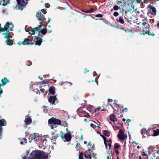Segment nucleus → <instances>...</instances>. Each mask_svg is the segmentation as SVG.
<instances>
[{
    "mask_svg": "<svg viewBox=\"0 0 159 159\" xmlns=\"http://www.w3.org/2000/svg\"><path fill=\"white\" fill-rule=\"evenodd\" d=\"M9 26L10 23L9 22H7L4 26V28H2V32H4L5 31H6V32L7 31H7V30L8 29V28H9ZM6 33L7 32H6Z\"/></svg>",
    "mask_w": 159,
    "mask_h": 159,
    "instance_id": "obj_14",
    "label": "nucleus"
},
{
    "mask_svg": "<svg viewBox=\"0 0 159 159\" xmlns=\"http://www.w3.org/2000/svg\"><path fill=\"white\" fill-rule=\"evenodd\" d=\"M104 143L105 145V146L106 147H107V143H106V140H104Z\"/></svg>",
    "mask_w": 159,
    "mask_h": 159,
    "instance_id": "obj_52",
    "label": "nucleus"
},
{
    "mask_svg": "<svg viewBox=\"0 0 159 159\" xmlns=\"http://www.w3.org/2000/svg\"><path fill=\"white\" fill-rule=\"evenodd\" d=\"M39 78L41 80H43V78L42 77H40V76H39Z\"/></svg>",
    "mask_w": 159,
    "mask_h": 159,
    "instance_id": "obj_64",
    "label": "nucleus"
},
{
    "mask_svg": "<svg viewBox=\"0 0 159 159\" xmlns=\"http://www.w3.org/2000/svg\"><path fill=\"white\" fill-rule=\"evenodd\" d=\"M107 142H110V143H111L112 141H111V139H110L109 140L107 141Z\"/></svg>",
    "mask_w": 159,
    "mask_h": 159,
    "instance_id": "obj_59",
    "label": "nucleus"
},
{
    "mask_svg": "<svg viewBox=\"0 0 159 159\" xmlns=\"http://www.w3.org/2000/svg\"><path fill=\"white\" fill-rule=\"evenodd\" d=\"M103 134L107 137H109L110 136V132L106 130H104L103 132Z\"/></svg>",
    "mask_w": 159,
    "mask_h": 159,
    "instance_id": "obj_26",
    "label": "nucleus"
},
{
    "mask_svg": "<svg viewBox=\"0 0 159 159\" xmlns=\"http://www.w3.org/2000/svg\"><path fill=\"white\" fill-rule=\"evenodd\" d=\"M47 32V30L46 28H45L42 29H41L40 31L39 32L38 35L41 37H43L42 34L45 35L46 34Z\"/></svg>",
    "mask_w": 159,
    "mask_h": 159,
    "instance_id": "obj_13",
    "label": "nucleus"
},
{
    "mask_svg": "<svg viewBox=\"0 0 159 159\" xmlns=\"http://www.w3.org/2000/svg\"><path fill=\"white\" fill-rule=\"evenodd\" d=\"M1 82H2V86H3L6 84L8 82H9V80H8L5 77L2 79Z\"/></svg>",
    "mask_w": 159,
    "mask_h": 159,
    "instance_id": "obj_21",
    "label": "nucleus"
},
{
    "mask_svg": "<svg viewBox=\"0 0 159 159\" xmlns=\"http://www.w3.org/2000/svg\"><path fill=\"white\" fill-rule=\"evenodd\" d=\"M153 136H157L159 135V129L156 130H153Z\"/></svg>",
    "mask_w": 159,
    "mask_h": 159,
    "instance_id": "obj_28",
    "label": "nucleus"
},
{
    "mask_svg": "<svg viewBox=\"0 0 159 159\" xmlns=\"http://www.w3.org/2000/svg\"><path fill=\"white\" fill-rule=\"evenodd\" d=\"M147 1H145L144 0L143 2H142L141 0H140V4L141 5V7L142 8L144 7V6H143V2H144V3H146L147 2Z\"/></svg>",
    "mask_w": 159,
    "mask_h": 159,
    "instance_id": "obj_31",
    "label": "nucleus"
},
{
    "mask_svg": "<svg viewBox=\"0 0 159 159\" xmlns=\"http://www.w3.org/2000/svg\"><path fill=\"white\" fill-rule=\"evenodd\" d=\"M113 106L114 107H117V108L119 107V105L118 104H117L116 103H114V104H113Z\"/></svg>",
    "mask_w": 159,
    "mask_h": 159,
    "instance_id": "obj_46",
    "label": "nucleus"
},
{
    "mask_svg": "<svg viewBox=\"0 0 159 159\" xmlns=\"http://www.w3.org/2000/svg\"><path fill=\"white\" fill-rule=\"evenodd\" d=\"M23 45L33 44L34 43L32 41L31 38L29 36H28L27 38H25L23 42Z\"/></svg>",
    "mask_w": 159,
    "mask_h": 159,
    "instance_id": "obj_7",
    "label": "nucleus"
},
{
    "mask_svg": "<svg viewBox=\"0 0 159 159\" xmlns=\"http://www.w3.org/2000/svg\"><path fill=\"white\" fill-rule=\"evenodd\" d=\"M58 134L55 133H53L51 139L52 140H54L56 139L58 137Z\"/></svg>",
    "mask_w": 159,
    "mask_h": 159,
    "instance_id": "obj_25",
    "label": "nucleus"
},
{
    "mask_svg": "<svg viewBox=\"0 0 159 159\" xmlns=\"http://www.w3.org/2000/svg\"><path fill=\"white\" fill-rule=\"evenodd\" d=\"M143 33L141 34H143V35H144L145 34H148L149 35H154V34H152L151 33H150L148 30H143Z\"/></svg>",
    "mask_w": 159,
    "mask_h": 159,
    "instance_id": "obj_19",
    "label": "nucleus"
},
{
    "mask_svg": "<svg viewBox=\"0 0 159 159\" xmlns=\"http://www.w3.org/2000/svg\"><path fill=\"white\" fill-rule=\"evenodd\" d=\"M3 5H6L9 3V0H3Z\"/></svg>",
    "mask_w": 159,
    "mask_h": 159,
    "instance_id": "obj_32",
    "label": "nucleus"
},
{
    "mask_svg": "<svg viewBox=\"0 0 159 159\" xmlns=\"http://www.w3.org/2000/svg\"><path fill=\"white\" fill-rule=\"evenodd\" d=\"M114 148L115 149H117L119 148H120V145L117 143L115 144L114 146Z\"/></svg>",
    "mask_w": 159,
    "mask_h": 159,
    "instance_id": "obj_30",
    "label": "nucleus"
},
{
    "mask_svg": "<svg viewBox=\"0 0 159 159\" xmlns=\"http://www.w3.org/2000/svg\"><path fill=\"white\" fill-rule=\"evenodd\" d=\"M92 107L91 106H90L88 108V110L89 111V110H90Z\"/></svg>",
    "mask_w": 159,
    "mask_h": 159,
    "instance_id": "obj_58",
    "label": "nucleus"
},
{
    "mask_svg": "<svg viewBox=\"0 0 159 159\" xmlns=\"http://www.w3.org/2000/svg\"><path fill=\"white\" fill-rule=\"evenodd\" d=\"M155 146H150L148 148V152L149 154H150L152 152L155 151Z\"/></svg>",
    "mask_w": 159,
    "mask_h": 159,
    "instance_id": "obj_17",
    "label": "nucleus"
},
{
    "mask_svg": "<svg viewBox=\"0 0 159 159\" xmlns=\"http://www.w3.org/2000/svg\"><path fill=\"white\" fill-rule=\"evenodd\" d=\"M36 41L35 43V45H37L39 46L41 45V44L42 42V39L38 36L36 37Z\"/></svg>",
    "mask_w": 159,
    "mask_h": 159,
    "instance_id": "obj_16",
    "label": "nucleus"
},
{
    "mask_svg": "<svg viewBox=\"0 0 159 159\" xmlns=\"http://www.w3.org/2000/svg\"><path fill=\"white\" fill-rule=\"evenodd\" d=\"M23 42H19L18 43V44L20 45H21V44H23Z\"/></svg>",
    "mask_w": 159,
    "mask_h": 159,
    "instance_id": "obj_53",
    "label": "nucleus"
},
{
    "mask_svg": "<svg viewBox=\"0 0 159 159\" xmlns=\"http://www.w3.org/2000/svg\"><path fill=\"white\" fill-rule=\"evenodd\" d=\"M111 143H109L108 144V146L109 147V148H111Z\"/></svg>",
    "mask_w": 159,
    "mask_h": 159,
    "instance_id": "obj_57",
    "label": "nucleus"
},
{
    "mask_svg": "<svg viewBox=\"0 0 159 159\" xmlns=\"http://www.w3.org/2000/svg\"><path fill=\"white\" fill-rule=\"evenodd\" d=\"M45 6L47 7V8H48L50 6V5L49 3H46L45 4Z\"/></svg>",
    "mask_w": 159,
    "mask_h": 159,
    "instance_id": "obj_47",
    "label": "nucleus"
},
{
    "mask_svg": "<svg viewBox=\"0 0 159 159\" xmlns=\"http://www.w3.org/2000/svg\"><path fill=\"white\" fill-rule=\"evenodd\" d=\"M94 9L93 8H91L89 10H88L89 13H92L93 12Z\"/></svg>",
    "mask_w": 159,
    "mask_h": 159,
    "instance_id": "obj_44",
    "label": "nucleus"
},
{
    "mask_svg": "<svg viewBox=\"0 0 159 159\" xmlns=\"http://www.w3.org/2000/svg\"><path fill=\"white\" fill-rule=\"evenodd\" d=\"M2 131H0V139H2Z\"/></svg>",
    "mask_w": 159,
    "mask_h": 159,
    "instance_id": "obj_51",
    "label": "nucleus"
},
{
    "mask_svg": "<svg viewBox=\"0 0 159 159\" xmlns=\"http://www.w3.org/2000/svg\"><path fill=\"white\" fill-rule=\"evenodd\" d=\"M49 80H47V79L45 80H43L42 81V83L43 84H47L48 83H49Z\"/></svg>",
    "mask_w": 159,
    "mask_h": 159,
    "instance_id": "obj_33",
    "label": "nucleus"
},
{
    "mask_svg": "<svg viewBox=\"0 0 159 159\" xmlns=\"http://www.w3.org/2000/svg\"><path fill=\"white\" fill-rule=\"evenodd\" d=\"M46 13V11L43 9L39 11L36 13V17L38 20L40 22V23L43 25L46 23V20L44 15Z\"/></svg>",
    "mask_w": 159,
    "mask_h": 159,
    "instance_id": "obj_2",
    "label": "nucleus"
},
{
    "mask_svg": "<svg viewBox=\"0 0 159 159\" xmlns=\"http://www.w3.org/2000/svg\"><path fill=\"white\" fill-rule=\"evenodd\" d=\"M28 139L29 140V142L30 141V140L31 139V137H30V136H29L28 138Z\"/></svg>",
    "mask_w": 159,
    "mask_h": 159,
    "instance_id": "obj_63",
    "label": "nucleus"
},
{
    "mask_svg": "<svg viewBox=\"0 0 159 159\" xmlns=\"http://www.w3.org/2000/svg\"><path fill=\"white\" fill-rule=\"evenodd\" d=\"M62 138H64L66 141L69 142L71 140V134L70 133H67L64 134V136L61 135Z\"/></svg>",
    "mask_w": 159,
    "mask_h": 159,
    "instance_id": "obj_9",
    "label": "nucleus"
},
{
    "mask_svg": "<svg viewBox=\"0 0 159 159\" xmlns=\"http://www.w3.org/2000/svg\"><path fill=\"white\" fill-rule=\"evenodd\" d=\"M44 89H40V91L42 92V93H44Z\"/></svg>",
    "mask_w": 159,
    "mask_h": 159,
    "instance_id": "obj_50",
    "label": "nucleus"
},
{
    "mask_svg": "<svg viewBox=\"0 0 159 159\" xmlns=\"http://www.w3.org/2000/svg\"><path fill=\"white\" fill-rule=\"evenodd\" d=\"M43 109L44 112L47 113V109L46 106H43Z\"/></svg>",
    "mask_w": 159,
    "mask_h": 159,
    "instance_id": "obj_38",
    "label": "nucleus"
},
{
    "mask_svg": "<svg viewBox=\"0 0 159 159\" xmlns=\"http://www.w3.org/2000/svg\"><path fill=\"white\" fill-rule=\"evenodd\" d=\"M102 15L101 14H98L96 15L95 16L96 17H102Z\"/></svg>",
    "mask_w": 159,
    "mask_h": 159,
    "instance_id": "obj_42",
    "label": "nucleus"
},
{
    "mask_svg": "<svg viewBox=\"0 0 159 159\" xmlns=\"http://www.w3.org/2000/svg\"><path fill=\"white\" fill-rule=\"evenodd\" d=\"M116 20L118 22H119L122 24H123L125 23L123 18L122 17H119V19H116Z\"/></svg>",
    "mask_w": 159,
    "mask_h": 159,
    "instance_id": "obj_24",
    "label": "nucleus"
},
{
    "mask_svg": "<svg viewBox=\"0 0 159 159\" xmlns=\"http://www.w3.org/2000/svg\"><path fill=\"white\" fill-rule=\"evenodd\" d=\"M31 122V120L30 118H28L26 119L25 121V123L26 125H29Z\"/></svg>",
    "mask_w": 159,
    "mask_h": 159,
    "instance_id": "obj_29",
    "label": "nucleus"
},
{
    "mask_svg": "<svg viewBox=\"0 0 159 159\" xmlns=\"http://www.w3.org/2000/svg\"><path fill=\"white\" fill-rule=\"evenodd\" d=\"M100 136L102 137L103 139L104 140H106V138L102 134H101Z\"/></svg>",
    "mask_w": 159,
    "mask_h": 159,
    "instance_id": "obj_48",
    "label": "nucleus"
},
{
    "mask_svg": "<svg viewBox=\"0 0 159 159\" xmlns=\"http://www.w3.org/2000/svg\"><path fill=\"white\" fill-rule=\"evenodd\" d=\"M14 27L13 25L12 24V23H11V24H10V26L9 28H10V30L11 31L13 30V28Z\"/></svg>",
    "mask_w": 159,
    "mask_h": 159,
    "instance_id": "obj_35",
    "label": "nucleus"
},
{
    "mask_svg": "<svg viewBox=\"0 0 159 159\" xmlns=\"http://www.w3.org/2000/svg\"><path fill=\"white\" fill-rule=\"evenodd\" d=\"M23 140H24V141L25 142V143H27V139L25 138H23Z\"/></svg>",
    "mask_w": 159,
    "mask_h": 159,
    "instance_id": "obj_54",
    "label": "nucleus"
},
{
    "mask_svg": "<svg viewBox=\"0 0 159 159\" xmlns=\"http://www.w3.org/2000/svg\"><path fill=\"white\" fill-rule=\"evenodd\" d=\"M41 27L42 25H38L37 27L33 28V29H32L31 30V32H32L31 34H35V31H36L39 32L41 30Z\"/></svg>",
    "mask_w": 159,
    "mask_h": 159,
    "instance_id": "obj_10",
    "label": "nucleus"
},
{
    "mask_svg": "<svg viewBox=\"0 0 159 159\" xmlns=\"http://www.w3.org/2000/svg\"><path fill=\"white\" fill-rule=\"evenodd\" d=\"M150 9V11L151 14L154 16H155L156 14V8L154 7H152Z\"/></svg>",
    "mask_w": 159,
    "mask_h": 159,
    "instance_id": "obj_15",
    "label": "nucleus"
},
{
    "mask_svg": "<svg viewBox=\"0 0 159 159\" xmlns=\"http://www.w3.org/2000/svg\"><path fill=\"white\" fill-rule=\"evenodd\" d=\"M16 1L18 4L20 6V8H22L23 7L25 6L28 3L27 0H25H25H16Z\"/></svg>",
    "mask_w": 159,
    "mask_h": 159,
    "instance_id": "obj_8",
    "label": "nucleus"
},
{
    "mask_svg": "<svg viewBox=\"0 0 159 159\" xmlns=\"http://www.w3.org/2000/svg\"><path fill=\"white\" fill-rule=\"evenodd\" d=\"M141 133L142 135L144 137H146L147 136V133L146 129H143L141 130Z\"/></svg>",
    "mask_w": 159,
    "mask_h": 159,
    "instance_id": "obj_22",
    "label": "nucleus"
},
{
    "mask_svg": "<svg viewBox=\"0 0 159 159\" xmlns=\"http://www.w3.org/2000/svg\"><path fill=\"white\" fill-rule=\"evenodd\" d=\"M85 73H86V72H89V70H87V69H86V68H85Z\"/></svg>",
    "mask_w": 159,
    "mask_h": 159,
    "instance_id": "obj_62",
    "label": "nucleus"
},
{
    "mask_svg": "<svg viewBox=\"0 0 159 159\" xmlns=\"http://www.w3.org/2000/svg\"><path fill=\"white\" fill-rule=\"evenodd\" d=\"M82 11L83 12H85V13H89L88 10H86V11Z\"/></svg>",
    "mask_w": 159,
    "mask_h": 159,
    "instance_id": "obj_56",
    "label": "nucleus"
},
{
    "mask_svg": "<svg viewBox=\"0 0 159 159\" xmlns=\"http://www.w3.org/2000/svg\"><path fill=\"white\" fill-rule=\"evenodd\" d=\"M118 137L120 140H124L126 139L127 136L126 135L124 134L123 130L121 129L119 131Z\"/></svg>",
    "mask_w": 159,
    "mask_h": 159,
    "instance_id": "obj_6",
    "label": "nucleus"
},
{
    "mask_svg": "<svg viewBox=\"0 0 159 159\" xmlns=\"http://www.w3.org/2000/svg\"><path fill=\"white\" fill-rule=\"evenodd\" d=\"M141 154L143 156H144L146 157V159H148V156L147 154V152H143L141 153Z\"/></svg>",
    "mask_w": 159,
    "mask_h": 159,
    "instance_id": "obj_34",
    "label": "nucleus"
},
{
    "mask_svg": "<svg viewBox=\"0 0 159 159\" xmlns=\"http://www.w3.org/2000/svg\"><path fill=\"white\" fill-rule=\"evenodd\" d=\"M48 90L49 92L52 94H54L55 93V89L54 87H51Z\"/></svg>",
    "mask_w": 159,
    "mask_h": 159,
    "instance_id": "obj_20",
    "label": "nucleus"
},
{
    "mask_svg": "<svg viewBox=\"0 0 159 159\" xmlns=\"http://www.w3.org/2000/svg\"><path fill=\"white\" fill-rule=\"evenodd\" d=\"M119 9V7L117 5H115L113 7V9L114 10L117 11Z\"/></svg>",
    "mask_w": 159,
    "mask_h": 159,
    "instance_id": "obj_36",
    "label": "nucleus"
},
{
    "mask_svg": "<svg viewBox=\"0 0 159 159\" xmlns=\"http://www.w3.org/2000/svg\"><path fill=\"white\" fill-rule=\"evenodd\" d=\"M110 120L113 122L116 121L117 119L116 117V116L114 114H111L109 116Z\"/></svg>",
    "mask_w": 159,
    "mask_h": 159,
    "instance_id": "obj_18",
    "label": "nucleus"
},
{
    "mask_svg": "<svg viewBox=\"0 0 159 159\" xmlns=\"http://www.w3.org/2000/svg\"><path fill=\"white\" fill-rule=\"evenodd\" d=\"M2 85V84H0V97H1V95L3 91L2 89L1 88V86Z\"/></svg>",
    "mask_w": 159,
    "mask_h": 159,
    "instance_id": "obj_39",
    "label": "nucleus"
},
{
    "mask_svg": "<svg viewBox=\"0 0 159 159\" xmlns=\"http://www.w3.org/2000/svg\"><path fill=\"white\" fill-rule=\"evenodd\" d=\"M48 157L45 152L37 150L32 151L30 154V157L28 159L26 156H25L23 159H47Z\"/></svg>",
    "mask_w": 159,
    "mask_h": 159,
    "instance_id": "obj_1",
    "label": "nucleus"
},
{
    "mask_svg": "<svg viewBox=\"0 0 159 159\" xmlns=\"http://www.w3.org/2000/svg\"><path fill=\"white\" fill-rule=\"evenodd\" d=\"M131 120L130 119H129L127 120L126 122H127L128 123L130 122Z\"/></svg>",
    "mask_w": 159,
    "mask_h": 159,
    "instance_id": "obj_60",
    "label": "nucleus"
},
{
    "mask_svg": "<svg viewBox=\"0 0 159 159\" xmlns=\"http://www.w3.org/2000/svg\"><path fill=\"white\" fill-rule=\"evenodd\" d=\"M3 35H5V36L4 37L5 38H7V40H6V42L7 43V44L10 45H12L13 44L12 41L11 40L9 39L10 35L9 33H8V31L6 33H2Z\"/></svg>",
    "mask_w": 159,
    "mask_h": 159,
    "instance_id": "obj_5",
    "label": "nucleus"
},
{
    "mask_svg": "<svg viewBox=\"0 0 159 159\" xmlns=\"http://www.w3.org/2000/svg\"><path fill=\"white\" fill-rule=\"evenodd\" d=\"M90 125L93 128H94L96 127V125L93 124H91Z\"/></svg>",
    "mask_w": 159,
    "mask_h": 159,
    "instance_id": "obj_45",
    "label": "nucleus"
},
{
    "mask_svg": "<svg viewBox=\"0 0 159 159\" xmlns=\"http://www.w3.org/2000/svg\"><path fill=\"white\" fill-rule=\"evenodd\" d=\"M51 124V127L52 129H54V128L56 127V125L55 124Z\"/></svg>",
    "mask_w": 159,
    "mask_h": 159,
    "instance_id": "obj_37",
    "label": "nucleus"
},
{
    "mask_svg": "<svg viewBox=\"0 0 159 159\" xmlns=\"http://www.w3.org/2000/svg\"><path fill=\"white\" fill-rule=\"evenodd\" d=\"M6 125V121L5 120L2 119L1 120H0V126H3L4 125Z\"/></svg>",
    "mask_w": 159,
    "mask_h": 159,
    "instance_id": "obj_23",
    "label": "nucleus"
},
{
    "mask_svg": "<svg viewBox=\"0 0 159 159\" xmlns=\"http://www.w3.org/2000/svg\"><path fill=\"white\" fill-rule=\"evenodd\" d=\"M56 99L57 98L56 96H50L48 99V101L51 104H55L54 102Z\"/></svg>",
    "mask_w": 159,
    "mask_h": 159,
    "instance_id": "obj_11",
    "label": "nucleus"
},
{
    "mask_svg": "<svg viewBox=\"0 0 159 159\" xmlns=\"http://www.w3.org/2000/svg\"><path fill=\"white\" fill-rule=\"evenodd\" d=\"M101 108L100 107H99L98 108H97L95 109V111L96 112H98L100 110Z\"/></svg>",
    "mask_w": 159,
    "mask_h": 159,
    "instance_id": "obj_43",
    "label": "nucleus"
},
{
    "mask_svg": "<svg viewBox=\"0 0 159 159\" xmlns=\"http://www.w3.org/2000/svg\"><path fill=\"white\" fill-rule=\"evenodd\" d=\"M48 123L49 124H54L55 125H61V121L60 120L52 118L49 119Z\"/></svg>",
    "mask_w": 159,
    "mask_h": 159,
    "instance_id": "obj_4",
    "label": "nucleus"
},
{
    "mask_svg": "<svg viewBox=\"0 0 159 159\" xmlns=\"http://www.w3.org/2000/svg\"><path fill=\"white\" fill-rule=\"evenodd\" d=\"M119 13L116 11L113 14L114 16L116 17L117 16L119 15Z\"/></svg>",
    "mask_w": 159,
    "mask_h": 159,
    "instance_id": "obj_41",
    "label": "nucleus"
},
{
    "mask_svg": "<svg viewBox=\"0 0 159 159\" xmlns=\"http://www.w3.org/2000/svg\"><path fill=\"white\" fill-rule=\"evenodd\" d=\"M84 156L87 159H89V158H91V157L90 156V155H87L86 154H84Z\"/></svg>",
    "mask_w": 159,
    "mask_h": 159,
    "instance_id": "obj_40",
    "label": "nucleus"
},
{
    "mask_svg": "<svg viewBox=\"0 0 159 159\" xmlns=\"http://www.w3.org/2000/svg\"><path fill=\"white\" fill-rule=\"evenodd\" d=\"M67 82L70 84V86H71L72 85V83L70 82Z\"/></svg>",
    "mask_w": 159,
    "mask_h": 159,
    "instance_id": "obj_55",
    "label": "nucleus"
},
{
    "mask_svg": "<svg viewBox=\"0 0 159 159\" xmlns=\"http://www.w3.org/2000/svg\"><path fill=\"white\" fill-rule=\"evenodd\" d=\"M2 29L1 24H0V32H2Z\"/></svg>",
    "mask_w": 159,
    "mask_h": 159,
    "instance_id": "obj_61",
    "label": "nucleus"
},
{
    "mask_svg": "<svg viewBox=\"0 0 159 159\" xmlns=\"http://www.w3.org/2000/svg\"><path fill=\"white\" fill-rule=\"evenodd\" d=\"M132 144L134 148H135L136 147L138 149L139 148V146L138 145V143H136L135 142H133L132 143Z\"/></svg>",
    "mask_w": 159,
    "mask_h": 159,
    "instance_id": "obj_27",
    "label": "nucleus"
},
{
    "mask_svg": "<svg viewBox=\"0 0 159 159\" xmlns=\"http://www.w3.org/2000/svg\"><path fill=\"white\" fill-rule=\"evenodd\" d=\"M140 17L141 18L140 24L141 23V26L145 28L146 29H148L150 28V25L148 24V20H147V17L143 15H140Z\"/></svg>",
    "mask_w": 159,
    "mask_h": 159,
    "instance_id": "obj_3",
    "label": "nucleus"
},
{
    "mask_svg": "<svg viewBox=\"0 0 159 159\" xmlns=\"http://www.w3.org/2000/svg\"><path fill=\"white\" fill-rule=\"evenodd\" d=\"M115 152L116 153V154L117 155H118L119 154V152L118 151L117 149H115Z\"/></svg>",
    "mask_w": 159,
    "mask_h": 159,
    "instance_id": "obj_49",
    "label": "nucleus"
},
{
    "mask_svg": "<svg viewBox=\"0 0 159 159\" xmlns=\"http://www.w3.org/2000/svg\"><path fill=\"white\" fill-rule=\"evenodd\" d=\"M39 134L37 133H34L30 134V137H31V139L30 140V142H31V141L33 139L37 140V138L39 137Z\"/></svg>",
    "mask_w": 159,
    "mask_h": 159,
    "instance_id": "obj_12",
    "label": "nucleus"
}]
</instances>
